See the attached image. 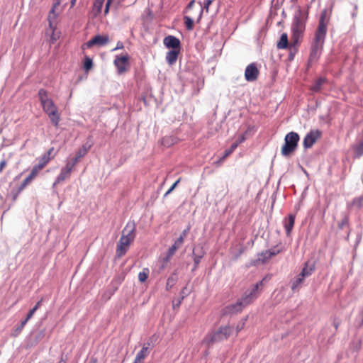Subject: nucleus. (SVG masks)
I'll return each mask as SVG.
<instances>
[{
  "mask_svg": "<svg viewBox=\"0 0 363 363\" xmlns=\"http://www.w3.org/2000/svg\"><path fill=\"white\" fill-rule=\"evenodd\" d=\"M329 21L328 12L327 9H323L320 13L318 26L311 43L309 62H316L322 53Z\"/></svg>",
  "mask_w": 363,
  "mask_h": 363,
  "instance_id": "1",
  "label": "nucleus"
},
{
  "mask_svg": "<svg viewBox=\"0 0 363 363\" xmlns=\"http://www.w3.org/2000/svg\"><path fill=\"white\" fill-rule=\"evenodd\" d=\"M266 278H264L259 282L257 283L249 294H245L240 299L234 304L227 306L224 308L225 314H235L240 313L247 305L252 303V301L257 297V290L260 286L263 285Z\"/></svg>",
  "mask_w": 363,
  "mask_h": 363,
  "instance_id": "2",
  "label": "nucleus"
},
{
  "mask_svg": "<svg viewBox=\"0 0 363 363\" xmlns=\"http://www.w3.org/2000/svg\"><path fill=\"white\" fill-rule=\"evenodd\" d=\"M233 326L221 325L218 329L208 333L203 339L202 343L210 347L216 342L224 341L233 334Z\"/></svg>",
  "mask_w": 363,
  "mask_h": 363,
  "instance_id": "3",
  "label": "nucleus"
},
{
  "mask_svg": "<svg viewBox=\"0 0 363 363\" xmlns=\"http://www.w3.org/2000/svg\"><path fill=\"white\" fill-rule=\"evenodd\" d=\"M135 227L133 223H127L117 245L116 255L118 257L123 256L130 245L133 242L135 237Z\"/></svg>",
  "mask_w": 363,
  "mask_h": 363,
  "instance_id": "4",
  "label": "nucleus"
},
{
  "mask_svg": "<svg viewBox=\"0 0 363 363\" xmlns=\"http://www.w3.org/2000/svg\"><path fill=\"white\" fill-rule=\"evenodd\" d=\"M299 139V135L296 132L291 131L286 134L281 150V155L285 157L291 155L296 150Z\"/></svg>",
  "mask_w": 363,
  "mask_h": 363,
  "instance_id": "5",
  "label": "nucleus"
},
{
  "mask_svg": "<svg viewBox=\"0 0 363 363\" xmlns=\"http://www.w3.org/2000/svg\"><path fill=\"white\" fill-rule=\"evenodd\" d=\"M43 111L48 116L51 123L55 127H57L60 120V115L58 112L57 106L54 104L52 99L41 105Z\"/></svg>",
  "mask_w": 363,
  "mask_h": 363,
  "instance_id": "6",
  "label": "nucleus"
},
{
  "mask_svg": "<svg viewBox=\"0 0 363 363\" xmlns=\"http://www.w3.org/2000/svg\"><path fill=\"white\" fill-rule=\"evenodd\" d=\"M305 23L300 17H295L294 22L292 25V36L291 40L294 44L298 43L299 40L302 38L305 30Z\"/></svg>",
  "mask_w": 363,
  "mask_h": 363,
  "instance_id": "7",
  "label": "nucleus"
},
{
  "mask_svg": "<svg viewBox=\"0 0 363 363\" xmlns=\"http://www.w3.org/2000/svg\"><path fill=\"white\" fill-rule=\"evenodd\" d=\"M114 65L117 69L118 74H123L128 70L129 56L128 54L125 55L116 56L114 60Z\"/></svg>",
  "mask_w": 363,
  "mask_h": 363,
  "instance_id": "8",
  "label": "nucleus"
},
{
  "mask_svg": "<svg viewBox=\"0 0 363 363\" xmlns=\"http://www.w3.org/2000/svg\"><path fill=\"white\" fill-rule=\"evenodd\" d=\"M321 132L319 130H311L303 139L305 148L311 147L314 143L320 138Z\"/></svg>",
  "mask_w": 363,
  "mask_h": 363,
  "instance_id": "9",
  "label": "nucleus"
},
{
  "mask_svg": "<svg viewBox=\"0 0 363 363\" xmlns=\"http://www.w3.org/2000/svg\"><path fill=\"white\" fill-rule=\"evenodd\" d=\"M110 41L109 36L108 35H97L90 39L86 44L87 48H90L94 45L104 46L108 44Z\"/></svg>",
  "mask_w": 363,
  "mask_h": 363,
  "instance_id": "10",
  "label": "nucleus"
},
{
  "mask_svg": "<svg viewBox=\"0 0 363 363\" xmlns=\"http://www.w3.org/2000/svg\"><path fill=\"white\" fill-rule=\"evenodd\" d=\"M259 74V71L255 63H251L247 66L245 71V77L247 82L255 81Z\"/></svg>",
  "mask_w": 363,
  "mask_h": 363,
  "instance_id": "11",
  "label": "nucleus"
},
{
  "mask_svg": "<svg viewBox=\"0 0 363 363\" xmlns=\"http://www.w3.org/2000/svg\"><path fill=\"white\" fill-rule=\"evenodd\" d=\"M74 169L73 167L65 163V165L61 169L60 174L57 177L54 185L68 179Z\"/></svg>",
  "mask_w": 363,
  "mask_h": 363,
  "instance_id": "12",
  "label": "nucleus"
},
{
  "mask_svg": "<svg viewBox=\"0 0 363 363\" xmlns=\"http://www.w3.org/2000/svg\"><path fill=\"white\" fill-rule=\"evenodd\" d=\"M279 250L270 249L258 255L257 262L262 264L267 262L272 257L279 253Z\"/></svg>",
  "mask_w": 363,
  "mask_h": 363,
  "instance_id": "13",
  "label": "nucleus"
},
{
  "mask_svg": "<svg viewBox=\"0 0 363 363\" xmlns=\"http://www.w3.org/2000/svg\"><path fill=\"white\" fill-rule=\"evenodd\" d=\"M163 43L168 48H172V50H180V41L175 36L168 35L165 37Z\"/></svg>",
  "mask_w": 363,
  "mask_h": 363,
  "instance_id": "14",
  "label": "nucleus"
},
{
  "mask_svg": "<svg viewBox=\"0 0 363 363\" xmlns=\"http://www.w3.org/2000/svg\"><path fill=\"white\" fill-rule=\"evenodd\" d=\"M295 215L289 214L288 218H286L284 221V225L287 236L291 235L292 229L295 223Z\"/></svg>",
  "mask_w": 363,
  "mask_h": 363,
  "instance_id": "15",
  "label": "nucleus"
},
{
  "mask_svg": "<svg viewBox=\"0 0 363 363\" xmlns=\"http://www.w3.org/2000/svg\"><path fill=\"white\" fill-rule=\"evenodd\" d=\"M46 35H50V43L55 44L57 40L60 39L61 33L57 30V26H53V28H48L46 31Z\"/></svg>",
  "mask_w": 363,
  "mask_h": 363,
  "instance_id": "16",
  "label": "nucleus"
},
{
  "mask_svg": "<svg viewBox=\"0 0 363 363\" xmlns=\"http://www.w3.org/2000/svg\"><path fill=\"white\" fill-rule=\"evenodd\" d=\"M150 343H145L142 349L137 353L135 359L139 362H144V359L148 356L150 353Z\"/></svg>",
  "mask_w": 363,
  "mask_h": 363,
  "instance_id": "17",
  "label": "nucleus"
},
{
  "mask_svg": "<svg viewBox=\"0 0 363 363\" xmlns=\"http://www.w3.org/2000/svg\"><path fill=\"white\" fill-rule=\"evenodd\" d=\"M180 50H172L167 52L166 60L169 65H174L179 54Z\"/></svg>",
  "mask_w": 363,
  "mask_h": 363,
  "instance_id": "18",
  "label": "nucleus"
},
{
  "mask_svg": "<svg viewBox=\"0 0 363 363\" xmlns=\"http://www.w3.org/2000/svg\"><path fill=\"white\" fill-rule=\"evenodd\" d=\"M182 244H181L179 241L175 240L167 252V257L164 259L165 262H169L170 258L175 254L176 251L182 247Z\"/></svg>",
  "mask_w": 363,
  "mask_h": 363,
  "instance_id": "19",
  "label": "nucleus"
},
{
  "mask_svg": "<svg viewBox=\"0 0 363 363\" xmlns=\"http://www.w3.org/2000/svg\"><path fill=\"white\" fill-rule=\"evenodd\" d=\"M237 146L238 145L236 143L233 144L228 150L225 151L224 155L215 162V164L216 166H220L225 161V160L233 153V152L236 149Z\"/></svg>",
  "mask_w": 363,
  "mask_h": 363,
  "instance_id": "20",
  "label": "nucleus"
},
{
  "mask_svg": "<svg viewBox=\"0 0 363 363\" xmlns=\"http://www.w3.org/2000/svg\"><path fill=\"white\" fill-rule=\"evenodd\" d=\"M92 145L88 143L84 144L81 148H79L75 154V156L78 157L79 160L84 157L91 147Z\"/></svg>",
  "mask_w": 363,
  "mask_h": 363,
  "instance_id": "21",
  "label": "nucleus"
},
{
  "mask_svg": "<svg viewBox=\"0 0 363 363\" xmlns=\"http://www.w3.org/2000/svg\"><path fill=\"white\" fill-rule=\"evenodd\" d=\"M55 9L56 8L52 7L48 14V20L50 28H53V26H57V13H55Z\"/></svg>",
  "mask_w": 363,
  "mask_h": 363,
  "instance_id": "22",
  "label": "nucleus"
},
{
  "mask_svg": "<svg viewBox=\"0 0 363 363\" xmlns=\"http://www.w3.org/2000/svg\"><path fill=\"white\" fill-rule=\"evenodd\" d=\"M314 269H315L314 264H309L308 262H306L305 263V266L302 269V271L300 273V274L302 277H303L304 278H306V277H309L310 275H311L313 272L314 271Z\"/></svg>",
  "mask_w": 363,
  "mask_h": 363,
  "instance_id": "23",
  "label": "nucleus"
},
{
  "mask_svg": "<svg viewBox=\"0 0 363 363\" xmlns=\"http://www.w3.org/2000/svg\"><path fill=\"white\" fill-rule=\"evenodd\" d=\"M289 45L287 33H284L281 34L279 42L277 43L278 49H286Z\"/></svg>",
  "mask_w": 363,
  "mask_h": 363,
  "instance_id": "24",
  "label": "nucleus"
},
{
  "mask_svg": "<svg viewBox=\"0 0 363 363\" xmlns=\"http://www.w3.org/2000/svg\"><path fill=\"white\" fill-rule=\"evenodd\" d=\"M38 97L41 105L47 103V101L52 100V99L49 98L48 92L44 89H40L38 91Z\"/></svg>",
  "mask_w": 363,
  "mask_h": 363,
  "instance_id": "25",
  "label": "nucleus"
},
{
  "mask_svg": "<svg viewBox=\"0 0 363 363\" xmlns=\"http://www.w3.org/2000/svg\"><path fill=\"white\" fill-rule=\"evenodd\" d=\"M325 82V79L320 77L316 79L311 87V90L314 92L320 91L323 84Z\"/></svg>",
  "mask_w": 363,
  "mask_h": 363,
  "instance_id": "26",
  "label": "nucleus"
},
{
  "mask_svg": "<svg viewBox=\"0 0 363 363\" xmlns=\"http://www.w3.org/2000/svg\"><path fill=\"white\" fill-rule=\"evenodd\" d=\"M33 179L28 176L18 186L16 192V195L14 196V200L16 199L18 194H19L28 184L33 182Z\"/></svg>",
  "mask_w": 363,
  "mask_h": 363,
  "instance_id": "27",
  "label": "nucleus"
},
{
  "mask_svg": "<svg viewBox=\"0 0 363 363\" xmlns=\"http://www.w3.org/2000/svg\"><path fill=\"white\" fill-rule=\"evenodd\" d=\"M104 0H95L93 5V12L95 16L99 15L102 10Z\"/></svg>",
  "mask_w": 363,
  "mask_h": 363,
  "instance_id": "28",
  "label": "nucleus"
},
{
  "mask_svg": "<svg viewBox=\"0 0 363 363\" xmlns=\"http://www.w3.org/2000/svg\"><path fill=\"white\" fill-rule=\"evenodd\" d=\"M304 277H302L300 274L296 277V279L293 281L291 284V290L295 291L299 289L300 286L304 281Z\"/></svg>",
  "mask_w": 363,
  "mask_h": 363,
  "instance_id": "29",
  "label": "nucleus"
},
{
  "mask_svg": "<svg viewBox=\"0 0 363 363\" xmlns=\"http://www.w3.org/2000/svg\"><path fill=\"white\" fill-rule=\"evenodd\" d=\"M150 274V270L148 268L145 267L143 269L141 272L138 274V279L140 282H145Z\"/></svg>",
  "mask_w": 363,
  "mask_h": 363,
  "instance_id": "30",
  "label": "nucleus"
},
{
  "mask_svg": "<svg viewBox=\"0 0 363 363\" xmlns=\"http://www.w3.org/2000/svg\"><path fill=\"white\" fill-rule=\"evenodd\" d=\"M212 2L213 1H211V0H204L203 4L201 3H200L201 8V10L199 12V18H201L203 10H205L206 13L208 12L209 6Z\"/></svg>",
  "mask_w": 363,
  "mask_h": 363,
  "instance_id": "31",
  "label": "nucleus"
},
{
  "mask_svg": "<svg viewBox=\"0 0 363 363\" xmlns=\"http://www.w3.org/2000/svg\"><path fill=\"white\" fill-rule=\"evenodd\" d=\"M354 155L356 157L363 155V141L354 147Z\"/></svg>",
  "mask_w": 363,
  "mask_h": 363,
  "instance_id": "32",
  "label": "nucleus"
},
{
  "mask_svg": "<svg viewBox=\"0 0 363 363\" xmlns=\"http://www.w3.org/2000/svg\"><path fill=\"white\" fill-rule=\"evenodd\" d=\"M184 21L186 28L188 30H191L194 28V21L192 18L188 16H185L184 17Z\"/></svg>",
  "mask_w": 363,
  "mask_h": 363,
  "instance_id": "33",
  "label": "nucleus"
},
{
  "mask_svg": "<svg viewBox=\"0 0 363 363\" xmlns=\"http://www.w3.org/2000/svg\"><path fill=\"white\" fill-rule=\"evenodd\" d=\"M193 254H194V269H195L198 267L199 264L200 263L202 257L204 255V252L201 251L199 254H196L194 251Z\"/></svg>",
  "mask_w": 363,
  "mask_h": 363,
  "instance_id": "34",
  "label": "nucleus"
},
{
  "mask_svg": "<svg viewBox=\"0 0 363 363\" xmlns=\"http://www.w3.org/2000/svg\"><path fill=\"white\" fill-rule=\"evenodd\" d=\"M50 161V160L49 159V157H46L43 155L40 157L37 165L43 169L49 163Z\"/></svg>",
  "mask_w": 363,
  "mask_h": 363,
  "instance_id": "35",
  "label": "nucleus"
},
{
  "mask_svg": "<svg viewBox=\"0 0 363 363\" xmlns=\"http://www.w3.org/2000/svg\"><path fill=\"white\" fill-rule=\"evenodd\" d=\"M42 170V169L38 167L37 164L34 165L32 168L29 177H31L33 179H34L39 174V172Z\"/></svg>",
  "mask_w": 363,
  "mask_h": 363,
  "instance_id": "36",
  "label": "nucleus"
},
{
  "mask_svg": "<svg viewBox=\"0 0 363 363\" xmlns=\"http://www.w3.org/2000/svg\"><path fill=\"white\" fill-rule=\"evenodd\" d=\"M93 62L92 60L88 57L85 58L84 62V68L86 71H89L92 68Z\"/></svg>",
  "mask_w": 363,
  "mask_h": 363,
  "instance_id": "37",
  "label": "nucleus"
},
{
  "mask_svg": "<svg viewBox=\"0 0 363 363\" xmlns=\"http://www.w3.org/2000/svg\"><path fill=\"white\" fill-rule=\"evenodd\" d=\"M57 155V152H55V149L53 147H50L45 154L44 155L46 157H49V159L51 160H52Z\"/></svg>",
  "mask_w": 363,
  "mask_h": 363,
  "instance_id": "38",
  "label": "nucleus"
},
{
  "mask_svg": "<svg viewBox=\"0 0 363 363\" xmlns=\"http://www.w3.org/2000/svg\"><path fill=\"white\" fill-rule=\"evenodd\" d=\"M80 161V160L74 156V157L71 158L69 160L66 161V163L69 164L70 167L75 168V166L77 164V163Z\"/></svg>",
  "mask_w": 363,
  "mask_h": 363,
  "instance_id": "39",
  "label": "nucleus"
},
{
  "mask_svg": "<svg viewBox=\"0 0 363 363\" xmlns=\"http://www.w3.org/2000/svg\"><path fill=\"white\" fill-rule=\"evenodd\" d=\"M352 204L357 208L363 206V196L355 198L352 201Z\"/></svg>",
  "mask_w": 363,
  "mask_h": 363,
  "instance_id": "40",
  "label": "nucleus"
},
{
  "mask_svg": "<svg viewBox=\"0 0 363 363\" xmlns=\"http://www.w3.org/2000/svg\"><path fill=\"white\" fill-rule=\"evenodd\" d=\"M27 323L28 322H26V320H23L21 321L20 325L15 329L14 336H17L22 331V330L23 329Z\"/></svg>",
  "mask_w": 363,
  "mask_h": 363,
  "instance_id": "41",
  "label": "nucleus"
},
{
  "mask_svg": "<svg viewBox=\"0 0 363 363\" xmlns=\"http://www.w3.org/2000/svg\"><path fill=\"white\" fill-rule=\"evenodd\" d=\"M247 319V317L242 319L236 326V333L238 334L241 330L243 329L245 325V322Z\"/></svg>",
  "mask_w": 363,
  "mask_h": 363,
  "instance_id": "42",
  "label": "nucleus"
},
{
  "mask_svg": "<svg viewBox=\"0 0 363 363\" xmlns=\"http://www.w3.org/2000/svg\"><path fill=\"white\" fill-rule=\"evenodd\" d=\"M181 299L179 301V303L177 304V306H179V304L181 303L182 301L186 296H188L189 294V292H188V290H187V288L186 287H184L182 291H181Z\"/></svg>",
  "mask_w": 363,
  "mask_h": 363,
  "instance_id": "43",
  "label": "nucleus"
},
{
  "mask_svg": "<svg viewBox=\"0 0 363 363\" xmlns=\"http://www.w3.org/2000/svg\"><path fill=\"white\" fill-rule=\"evenodd\" d=\"M180 181L181 178L178 179L165 193L164 196H167L168 194H169L176 188V186L178 185Z\"/></svg>",
  "mask_w": 363,
  "mask_h": 363,
  "instance_id": "44",
  "label": "nucleus"
},
{
  "mask_svg": "<svg viewBox=\"0 0 363 363\" xmlns=\"http://www.w3.org/2000/svg\"><path fill=\"white\" fill-rule=\"evenodd\" d=\"M36 311V307H33L32 309H30L28 313L26 318L24 320H26V322H28L33 316Z\"/></svg>",
  "mask_w": 363,
  "mask_h": 363,
  "instance_id": "45",
  "label": "nucleus"
},
{
  "mask_svg": "<svg viewBox=\"0 0 363 363\" xmlns=\"http://www.w3.org/2000/svg\"><path fill=\"white\" fill-rule=\"evenodd\" d=\"M112 1H113V0H107L106 4V6H105V9H104V14L105 15H107L108 13L110 5L112 3Z\"/></svg>",
  "mask_w": 363,
  "mask_h": 363,
  "instance_id": "46",
  "label": "nucleus"
},
{
  "mask_svg": "<svg viewBox=\"0 0 363 363\" xmlns=\"http://www.w3.org/2000/svg\"><path fill=\"white\" fill-rule=\"evenodd\" d=\"M6 165L7 162L5 160H3L0 162V174L3 172Z\"/></svg>",
  "mask_w": 363,
  "mask_h": 363,
  "instance_id": "47",
  "label": "nucleus"
},
{
  "mask_svg": "<svg viewBox=\"0 0 363 363\" xmlns=\"http://www.w3.org/2000/svg\"><path fill=\"white\" fill-rule=\"evenodd\" d=\"M123 48H124L123 43L121 41H118L117 43L116 47L115 48H113L112 50L115 51L116 50L123 49Z\"/></svg>",
  "mask_w": 363,
  "mask_h": 363,
  "instance_id": "48",
  "label": "nucleus"
},
{
  "mask_svg": "<svg viewBox=\"0 0 363 363\" xmlns=\"http://www.w3.org/2000/svg\"><path fill=\"white\" fill-rule=\"evenodd\" d=\"M186 237V235H184L183 234L181 233L179 238H177L176 240L177 241H179V242L183 245L184 239H185Z\"/></svg>",
  "mask_w": 363,
  "mask_h": 363,
  "instance_id": "49",
  "label": "nucleus"
},
{
  "mask_svg": "<svg viewBox=\"0 0 363 363\" xmlns=\"http://www.w3.org/2000/svg\"><path fill=\"white\" fill-rule=\"evenodd\" d=\"M190 225L187 226V228L182 231V234L186 236L190 230Z\"/></svg>",
  "mask_w": 363,
  "mask_h": 363,
  "instance_id": "50",
  "label": "nucleus"
},
{
  "mask_svg": "<svg viewBox=\"0 0 363 363\" xmlns=\"http://www.w3.org/2000/svg\"><path fill=\"white\" fill-rule=\"evenodd\" d=\"M194 4H195V1H194V0H191V1L189 3V4H188V6H187L186 9H191L193 7V6L194 5Z\"/></svg>",
  "mask_w": 363,
  "mask_h": 363,
  "instance_id": "51",
  "label": "nucleus"
},
{
  "mask_svg": "<svg viewBox=\"0 0 363 363\" xmlns=\"http://www.w3.org/2000/svg\"><path fill=\"white\" fill-rule=\"evenodd\" d=\"M61 1L62 0H55V3L53 4V6L54 8H57V6H60V4H61Z\"/></svg>",
  "mask_w": 363,
  "mask_h": 363,
  "instance_id": "52",
  "label": "nucleus"
},
{
  "mask_svg": "<svg viewBox=\"0 0 363 363\" xmlns=\"http://www.w3.org/2000/svg\"><path fill=\"white\" fill-rule=\"evenodd\" d=\"M43 302V298H41L39 301H38L34 307H36V310H38L41 306Z\"/></svg>",
  "mask_w": 363,
  "mask_h": 363,
  "instance_id": "53",
  "label": "nucleus"
},
{
  "mask_svg": "<svg viewBox=\"0 0 363 363\" xmlns=\"http://www.w3.org/2000/svg\"><path fill=\"white\" fill-rule=\"evenodd\" d=\"M98 360L96 357H91L88 363H97Z\"/></svg>",
  "mask_w": 363,
  "mask_h": 363,
  "instance_id": "54",
  "label": "nucleus"
},
{
  "mask_svg": "<svg viewBox=\"0 0 363 363\" xmlns=\"http://www.w3.org/2000/svg\"><path fill=\"white\" fill-rule=\"evenodd\" d=\"M77 0H72L71 1V7H73L76 4Z\"/></svg>",
  "mask_w": 363,
  "mask_h": 363,
  "instance_id": "55",
  "label": "nucleus"
},
{
  "mask_svg": "<svg viewBox=\"0 0 363 363\" xmlns=\"http://www.w3.org/2000/svg\"><path fill=\"white\" fill-rule=\"evenodd\" d=\"M133 363H144V362H139V361H138L137 359H135Z\"/></svg>",
  "mask_w": 363,
  "mask_h": 363,
  "instance_id": "56",
  "label": "nucleus"
},
{
  "mask_svg": "<svg viewBox=\"0 0 363 363\" xmlns=\"http://www.w3.org/2000/svg\"><path fill=\"white\" fill-rule=\"evenodd\" d=\"M58 363H65L63 359H62Z\"/></svg>",
  "mask_w": 363,
  "mask_h": 363,
  "instance_id": "57",
  "label": "nucleus"
},
{
  "mask_svg": "<svg viewBox=\"0 0 363 363\" xmlns=\"http://www.w3.org/2000/svg\"><path fill=\"white\" fill-rule=\"evenodd\" d=\"M211 1H213L214 0H211Z\"/></svg>",
  "mask_w": 363,
  "mask_h": 363,
  "instance_id": "58",
  "label": "nucleus"
}]
</instances>
